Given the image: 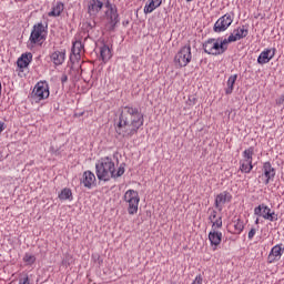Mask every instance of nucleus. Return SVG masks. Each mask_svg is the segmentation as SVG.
I'll return each mask as SVG.
<instances>
[{"instance_id":"obj_23","label":"nucleus","mask_w":284,"mask_h":284,"mask_svg":"<svg viewBox=\"0 0 284 284\" xmlns=\"http://www.w3.org/2000/svg\"><path fill=\"white\" fill-rule=\"evenodd\" d=\"M100 59L103 61V63H108V60L112 59V50L108 44L100 47Z\"/></svg>"},{"instance_id":"obj_5","label":"nucleus","mask_w":284,"mask_h":284,"mask_svg":"<svg viewBox=\"0 0 284 284\" xmlns=\"http://www.w3.org/2000/svg\"><path fill=\"white\" fill-rule=\"evenodd\" d=\"M48 27L43 26V22L33 26L29 41L33 45H43L45 41V30Z\"/></svg>"},{"instance_id":"obj_14","label":"nucleus","mask_w":284,"mask_h":284,"mask_svg":"<svg viewBox=\"0 0 284 284\" xmlns=\"http://www.w3.org/2000/svg\"><path fill=\"white\" fill-rule=\"evenodd\" d=\"M103 10V1L101 0H90L88 3V14L90 17H97Z\"/></svg>"},{"instance_id":"obj_25","label":"nucleus","mask_w":284,"mask_h":284,"mask_svg":"<svg viewBox=\"0 0 284 284\" xmlns=\"http://www.w3.org/2000/svg\"><path fill=\"white\" fill-rule=\"evenodd\" d=\"M234 42H236V40L234 38V33H232L231 36H229V38H225L223 40L220 39V45L222 47V51L224 53L227 52V44L234 43Z\"/></svg>"},{"instance_id":"obj_37","label":"nucleus","mask_w":284,"mask_h":284,"mask_svg":"<svg viewBox=\"0 0 284 284\" xmlns=\"http://www.w3.org/2000/svg\"><path fill=\"white\" fill-rule=\"evenodd\" d=\"M192 284H203V277L201 275H196Z\"/></svg>"},{"instance_id":"obj_19","label":"nucleus","mask_w":284,"mask_h":284,"mask_svg":"<svg viewBox=\"0 0 284 284\" xmlns=\"http://www.w3.org/2000/svg\"><path fill=\"white\" fill-rule=\"evenodd\" d=\"M50 59L55 65H63L65 63V50H57L51 53Z\"/></svg>"},{"instance_id":"obj_42","label":"nucleus","mask_w":284,"mask_h":284,"mask_svg":"<svg viewBox=\"0 0 284 284\" xmlns=\"http://www.w3.org/2000/svg\"><path fill=\"white\" fill-rule=\"evenodd\" d=\"M0 99H1V83H0Z\"/></svg>"},{"instance_id":"obj_31","label":"nucleus","mask_w":284,"mask_h":284,"mask_svg":"<svg viewBox=\"0 0 284 284\" xmlns=\"http://www.w3.org/2000/svg\"><path fill=\"white\" fill-rule=\"evenodd\" d=\"M254 214H272V210H270V206L265 204H260L255 207Z\"/></svg>"},{"instance_id":"obj_22","label":"nucleus","mask_w":284,"mask_h":284,"mask_svg":"<svg viewBox=\"0 0 284 284\" xmlns=\"http://www.w3.org/2000/svg\"><path fill=\"white\" fill-rule=\"evenodd\" d=\"M230 227L233 229V234H241L243 230L245 229V224L241 220V217L235 216L232 223L230 224Z\"/></svg>"},{"instance_id":"obj_12","label":"nucleus","mask_w":284,"mask_h":284,"mask_svg":"<svg viewBox=\"0 0 284 284\" xmlns=\"http://www.w3.org/2000/svg\"><path fill=\"white\" fill-rule=\"evenodd\" d=\"M284 254V247L283 244H277L272 247L271 252L267 256V263H277V261H281V256Z\"/></svg>"},{"instance_id":"obj_2","label":"nucleus","mask_w":284,"mask_h":284,"mask_svg":"<svg viewBox=\"0 0 284 284\" xmlns=\"http://www.w3.org/2000/svg\"><path fill=\"white\" fill-rule=\"evenodd\" d=\"M95 174L99 181L108 182L110 179H119L125 174V164H120L118 171L114 161L110 156L101 158L95 163Z\"/></svg>"},{"instance_id":"obj_35","label":"nucleus","mask_w":284,"mask_h":284,"mask_svg":"<svg viewBox=\"0 0 284 284\" xmlns=\"http://www.w3.org/2000/svg\"><path fill=\"white\" fill-rule=\"evenodd\" d=\"M18 284H30V277H28V275L21 277Z\"/></svg>"},{"instance_id":"obj_9","label":"nucleus","mask_w":284,"mask_h":284,"mask_svg":"<svg viewBox=\"0 0 284 284\" xmlns=\"http://www.w3.org/2000/svg\"><path fill=\"white\" fill-rule=\"evenodd\" d=\"M234 22V18H232V14L225 13L222 16L213 26V32L221 33L225 32L230 26Z\"/></svg>"},{"instance_id":"obj_41","label":"nucleus","mask_w":284,"mask_h":284,"mask_svg":"<svg viewBox=\"0 0 284 284\" xmlns=\"http://www.w3.org/2000/svg\"><path fill=\"white\" fill-rule=\"evenodd\" d=\"M189 101H190V105H195L196 103V98H189Z\"/></svg>"},{"instance_id":"obj_7","label":"nucleus","mask_w":284,"mask_h":284,"mask_svg":"<svg viewBox=\"0 0 284 284\" xmlns=\"http://www.w3.org/2000/svg\"><path fill=\"white\" fill-rule=\"evenodd\" d=\"M124 201L129 203V214L139 212V193L134 190H129L124 194Z\"/></svg>"},{"instance_id":"obj_8","label":"nucleus","mask_w":284,"mask_h":284,"mask_svg":"<svg viewBox=\"0 0 284 284\" xmlns=\"http://www.w3.org/2000/svg\"><path fill=\"white\" fill-rule=\"evenodd\" d=\"M104 19L106 20L105 29L108 32H114L119 23V11L116 9L106 10Z\"/></svg>"},{"instance_id":"obj_29","label":"nucleus","mask_w":284,"mask_h":284,"mask_svg":"<svg viewBox=\"0 0 284 284\" xmlns=\"http://www.w3.org/2000/svg\"><path fill=\"white\" fill-rule=\"evenodd\" d=\"M254 170V165L252 163H247L245 161H240V171L244 174H250Z\"/></svg>"},{"instance_id":"obj_40","label":"nucleus","mask_w":284,"mask_h":284,"mask_svg":"<svg viewBox=\"0 0 284 284\" xmlns=\"http://www.w3.org/2000/svg\"><path fill=\"white\" fill-rule=\"evenodd\" d=\"M6 128H8V125L6 124V122L0 121V134H2V132L6 130Z\"/></svg>"},{"instance_id":"obj_16","label":"nucleus","mask_w":284,"mask_h":284,"mask_svg":"<svg viewBox=\"0 0 284 284\" xmlns=\"http://www.w3.org/2000/svg\"><path fill=\"white\" fill-rule=\"evenodd\" d=\"M30 63H32V53L31 52L22 53L21 57L18 58V60H17V65H18L19 70H21V72H23V70H26V68H28V65H30Z\"/></svg>"},{"instance_id":"obj_27","label":"nucleus","mask_w":284,"mask_h":284,"mask_svg":"<svg viewBox=\"0 0 284 284\" xmlns=\"http://www.w3.org/2000/svg\"><path fill=\"white\" fill-rule=\"evenodd\" d=\"M60 201H72V190L64 187L58 195Z\"/></svg>"},{"instance_id":"obj_10","label":"nucleus","mask_w":284,"mask_h":284,"mask_svg":"<svg viewBox=\"0 0 284 284\" xmlns=\"http://www.w3.org/2000/svg\"><path fill=\"white\" fill-rule=\"evenodd\" d=\"M262 179L264 185H270V181H274V176H276V169L272 166L271 162H265L262 168Z\"/></svg>"},{"instance_id":"obj_13","label":"nucleus","mask_w":284,"mask_h":284,"mask_svg":"<svg viewBox=\"0 0 284 284\" xmlns=\"http://www.w3.org/2000/svg\"><path fill=\"white\" fill-rule=\"evenodd\" d=\"M276 54V49H266L261 52V54L257 58V63L260 65H265V63H270L272 59H274V55Z\"/></svg>"},{"instance_id":"obj_38","label":"nucleus","mask_w":284,"mask_h":284,"mask_svg":"<svg viewBox=\"0 0 284 284\" xmlns=\"http://www.w3.org/2000/svg\"><path fill=\"white\" fill-rule=\"evenodd\" d=\"M254 236H256V229H251V231L248 232V240L252 241Z\"/></svg>"},{"instance_id":"obj_32","label":"nucleus","mask_w":284,"mask_h":284,"mask_svg":"<svg viewBox=\"0 0 284 284\" xmlns=\"http://www.w3.org/2000/svg\"><path fill=\"white\" fill-rule=\"evenodd\" d=\"M22 261L26 263V265H34V263H37V256L26 253Z\"/></svg>"},{"instance_id":"obj_18","label":"nucleus","mask_w":284,"mask_h":284,"mask_svg":"<svg viewBox=\"0 0 284 284\" xmlns=\"http://www.w3.org/2000/svg\"><path fill=\"white\" fill-rule=\"evenodd\" d=\"M63 10H65V4L62 1L53 2L48 17H61V14H63Z\"/></svg>"},{"instance_id":"obj_20","label":"nucleus","mask_w":284,"mask_h":284,"mask_svg":"<svg viewBox=\"0 0 284 284\" xmlns=\"http://www.w3.org/2000/svg\"><path fill=\"white\" fill-rule=\"evenodd\" d=\"M233 32V39H235V41H241V39H245V37L250 34V29L247 28V26L243 24L242 27L234 29Z\"/></svg>"},{"instance_id":"obj_1","label":"nucleus","mask_w":284,"mask_h":284,"mask_svg":"<svg viewBox=\"0 0 284 284\" xmlns=\"http://www.w3.org/2000/svg\"><path fill=\"white\" fill-rule=\"evenodd\" d=\"M141 125H143V113H141V109L125 106L115 126L116 139H125L132 136V134H136Z\"/></svg>"},{"instance_id":"obj_33","label":"nucleus","mask_w":284,"mask_h":284,"mask_svg":"<svg viewBox=\"0 0 284 284\" xmlns=\"http://www.w3.org/2000/svg\"><path fill=\"white\" fill-rule=\"evenodd\" d=\"M265 221H278V214H261Z\"/></svg>"},{"instance_id":"obj_28","label":"nucleus","mask_w":284,"mask_h":284,"mask_svg":"<svg viewBox=\"0 0 284 284\" xmlns=\"http://www.w3.org/2000/svg\"><path fill=\"white\" fill-rule=\"evenodd\" d=\"M254 156V146H250L243 152V160L246 163H252Z\"/></svg>"},{"instance_id":"obj_11","label":"nucleus","mask_w":284,"mask_h":284,"mask_svg":"<svg viewBox=\"0 0 284 284\" xmlns=\"http://www.w3.org/2000/svg\"><path fill=\"white\" fill-rule=\"evenodd\" d=\"M80 183L87 187V190H92V187L97 186V175L92 173V171H84Z\"/></svg>"},{"instance_id":"obj_34","label":"nucleus","mask_w":284,"mask_h":284,"mask_svg":"<svg viewBox=\"0 0 284 284\" xmlns=\"http://www.w3.org/2000/svg\"><path fill=\"white\" fill-rule=\"evenodd\" d=\"M276 105H278L280 108L283 106L284 108V94L280 95L276 100H275Z\"/></svg>"},{"instance_id":"obj_26","label":"nucleus","mask_w":284,"mask_h":284,"mask_svg":"<svg viewBox=\"0 0 284 284\" xmlns=\"http://www.w3.org/2000/svg\"><path fill=\"white\" fill-rule=\"evenodd\" d=\"M236 79H239L237 74L231 75L229 78L225 94H232V92H234V83H236Z\"/></svg>"},{"instance_id":"obj_4","label":"nucleus","mask_w":284,"mask_h":284,"mask_svg":"<svg viewBox=\"0 0 284 284\" xmlns=\"http://www.w3.org/2000/svg\"><path fill=\"white\" fill-rule=\"evenodd\" d=\"M192 62V47L190 44L182 47L174 57L176 68H187Z\"/></svg>"},{"instance_id":"obj_6","label":"nucleus","mask_w":284,"mask_h":284,"mask_svg":"<svg viewBox=\"0 0 284 284\" xmlns=\"http://www.w3.org/2000/svg\"><path fill=\"white\" fill-rule=\"evenodd\" d=\"M221 38L214 39L210 38L203 42L202 48L206 54H212V57H221V54H225L221 47Z\"/></svg>"},{"instance_id":"obj_3","label":"nucleus","mask_w":284,"mask_h":284,"mask_svg":"<svg viewBox=\"0 0 284 284\" xmlns=\"http://www.w3.org/2000/svg\"><path fill=\"white\" fill-rule=\"evenodd\" d=\"M50 98V84L48 81H39L34 85L31 92V101L32 103H41V101H45V99Z\"/></svg>"},{"instance_id":"obj_15","label":"nucleus","mask_w":284,"mask_h":284,"mask_svg":"<svg viewBox=\"0 0 284 284\" xmlns=\"http://www.w3.org/2000/svg\"><path fill=\"white\" fill-rule=\"evenodd\" d=\"M232 201V193L227 191H223L222 193L217 194L215 197V206L217 210H221L225 203H230Z\"/></svg>"},{"instance_id":"obj_21","label":"nucleus","mask_w":284,"mask_h":284,"mask_svg":"<svg viewBox=\"0 0 284 284\" xmlns=\"http://www.w3.org/2000/svg\"><path fill=\"white\" fill-rule=\"evenodd\" d=\"M163 0H148L144 7V13L150 14L156 10V8H161Z\"/></svg>"},{"instance_id":"obj_24","label":"nucleus","mask_w":284,"mask_h":284,"mask_svg":"<svg viewBox=\"0 0 284 284\" xmlns=\"http://www.w3.org/2000/svg\"><path fill=\"white\" fill-rule=\"evenodd\" d=\"M210 221H211V223H213L212 230H219V229L223 227V219L221 217V215L213 214L210 216Z\"/></svg>"},{"instance_id":"obj_39","label":"nucleus","mask_w":284,"mask_h":284,"mask_svg":"<svg viewBox=\"0 0 284 284\" xmlns=\"http://www.w3.org/2000/svg\"><path fill=\"white\" fill-rule=\"evenodd\" d=\"M61 83H62V85H65V83H68V74H65V73L62 74Z\"/></svg>"},{"instance_id":"obj_43","label":"nucleus","mask_w":284,"mask_h":284,"mask_svg":"<svg viewBox=\"0 0 284 284\" xmlns=\"http://www.w3.org/2000/svg\"><path fill=\"white\" fill-rule=\"evenodd\" d=\"M187 2H190V1H193V0H186Z\"/></svg>"},{"instance_id":"obj_36","label":"nucleus","mask_w":284,"mask_h":284,"mask_svg":"<svg viewBox=\"0 0 284 284\" xmlns=\"http://www.w3.org/2000/svg\"><path fill=\"white\" fill-rule=\"evenodd\" d=\"M104 7L106 8V10H114V9H116V6L110 3V0H108V1L104 3Z\"/></svg>"},{"instance_id":"obj_30","label":"nucleus","mask_w":284,"mask_h":284,"mask_svg":"<svg viewBox=\"0 0 284 284\" xmlns=\"http://www.w3.org/2000/svg\"><path fill=\"white\" fill-rule=\"evenodd\" d=\"M83 48H84L83 42L78 40V41L73 42L71 52L74 55H79V54H81V51L83 50Z\"/></svg>"},{"instance_id":"obj_17","label":"nucleus","mask_w":284,"mask_h":284,"mask_svg":"<svg viewBox=\"0 0 284 284\" xmlns=\"http://www.w3.org/2000/svg\"><path fill=\"white\" fill-rule=\"evenodd\" d=\"M223 239V233L213 230L209 233V241L213 247V250H216V247H219V245H221V241Z\"/></svg>"}]
</instances>
